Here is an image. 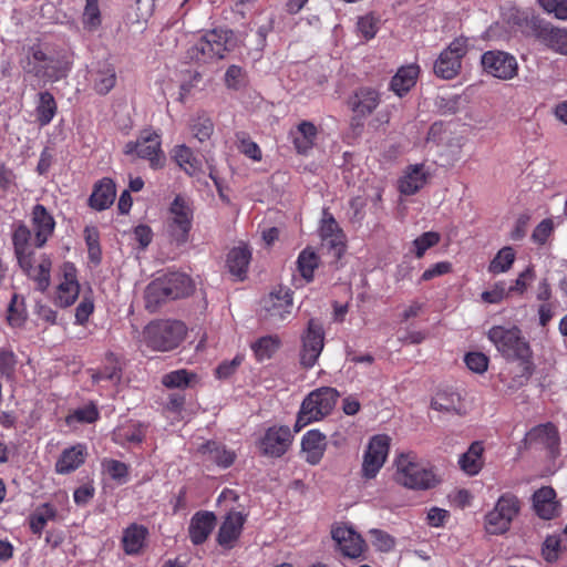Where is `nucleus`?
<instances>
[{"instance_id":"nucleus-53","label":"nucleus","mask_w":567,"mask_h":567,"mask_svg":"<svg viewBox=\"0 0 567 567\" xmlns=\"http://www.w3.org/2000/svg\"><path fill=\"white\" fill-rule=\"evenodd\" d=\"M236 140L238 143V150L251 158L255 162H259L261 159V150L257 143L250 140L248 134L244 132L236 133Z\"/></svg>"},{"instance_id":"nucleus-5","label":"nucleus","mask_w":567,"mask_h":567,"mask_svg":"<svg viewBox=\"0 0 567 567\" xmlns=\"http://www.w3.org/2000/svg\"><path fill=\"white\" fill-rule=\"evenodd\" d=\"M186 334L181 321H153L142 333L141 342L153 351H169L178 347Z\"/></svg>"},{"instance_id":"nucleus-12","label":"nucleus","mask_w":567,"mask_h":567,"mask_svg":"<svg viewBox=\"0 0 567 567\" xmlns=\"http://www.w3.org/2000/svg\"><path fill=\"white\" fill-rule=\"evenodd\" d=\"M391 439L379 434L370 439L363 454L361 475L364 480L374 478L383 467L390 450Z\"/></svg>"},{"instance_id":"nucleus-38","label":"nucleus","mask_w":567,"mask_h":567,"mask_svg":"<svg viewBox=\"0 0 567 567\" xmlns=\"http://www.w3.org/2000/svg\"><path fill=\"white\" fill-rule=\"evenodd\" d=\"M318 135L317 127L309 121H302L297 128L291 132L296 150L300 154L307 153L315 145Z\"/></svg>"},{"instance_id":"nucleus-3","label":"nucleus","mask_w":567,"mask_h":567,"mask_svg":"<svg viewBox=\"0 0 567 567\" xmlns=\"http://www.w3.org/2000/svg\"><path fill=\"white\" fill-rule=\"evenodd\" d=\"M71 65L65 54L47 52L41 45H32L24 69L45 82L54 83L68 76Z\"/></svg>"},{"instance_id":"nucleus-7","label":"nucleus","mask_w":567,"mask_h":567,"mask_svg":"<svg viewBox=\"0 0 567 567\" xmlns=\"http://www.w3.org/2000/svg\"><path fill=\"white\" fill-rule=\"evenodd\" d=\"M193 221V207L188 198L177 195L171 204L167 234L172 244L183 246L188 241Z\"/></svg>"},{"instance_id":"nucleus-49","label":"nucleus","mask_w":567,"mask_h":567,"mask_svg":"<svg viewBox=\"0 0 567 567\" xmlns=\"http://www.w3.org/2000/svg\"><path fill=\"white\" fill-rule=\"evenodd\" d=\"M515 260V251L512 247L502 248L488 266L491 274L497 275L511 269Z\"/></svg>"},{"instance_id":"nucleus-36","label":"nucleus","mask_w":567,"mask_h":567,"mask_svg":"<svg viewBox=\"0 0 567 567\" xmlns=\"http://www.w3.org/2000/svg\"><path fill=\"white\" fill-rule=\"evenodd\" d=\"M199 452L207 457L208 461L216 463L220 467H229L235 458L234 451L228 450L224 444L209 441L199 447Z\"/></svg>"},{"instance_id":"nucleus-57","label":"nucleus","mask_w":567,"mask_h":567,"mask_svg":"<svg viewBox=\"0 0 567 567\" xmlns=\"http://www.w3.org/2000/svg\"><path fill=\"white\" fill-rule=\"evenodd\" d=\"M540 8L558 20H567V0H537Z\"/></svg>"},{"instance_id":"nucleus-52","label":"nucleus","mask_w":567,"mask_h":567,"mask_svg":"<svg viewBox=\"0 0 567 567\" xmlns=\"http://www.w3.org/2000/svg\"><path fill=\"white\" fill-rule=\"evenodd\" d=\"M195 378V374L182 369L165 374L162 379L163 385L171 389H184Z\"/></svg>"},{"instance_id":"nucleus-60","label":"nucleus","mask_w":567,"mask_h":567,"mask_svg":"<svg viewBox=\"0 0 567 567\" xmlns=\"http://www.w3.org/2000/svg\"><path fill=\"white\" fill-rule=\"evenodd\" d=\"M17 365V357L11 350H0V373L8 380L13 379Z\"/></svg>"},{"instance_id":"nucleus-54","label":"nucleus","mask_w":567,"mask_h":567,"mask_svg":"<svg viewBox=\"0 0 567 567\" xmlns=\"http://www.w3.org/2000/svg\"><path fill=\"white\" fill-rule=\"evenodd\" d=\"M102 466L104 471L112 477L113 480L125 483L128 477V466L117 460L105 458L102 462Z\"/></svg>"},{"instance_id":"nucleus-11","label":"nucleus","mask_w":567,"mask_h":567,"mask_svg":"<svg viewBox=\"0 0 567 567\" xmlns=\"http://www.w3.org/2000/svg\"><path fill=\"white\" fill-rule=\"evenodd\" d=\"M391 439L379 434L370 439L363 454L361 475L364 480L374 478L383 467L390 450Z\"/></svg>"},{"instance_id":"nucleus-8","label":"nucleus","mask_w":567,"mask_h":567,"mask_svg":"<svg viewBox=\"0 0 567 567\" xmlns=\"http://www.w3.org/2000/svg\"><path fill=\"white\" fill-rule=\"evenodd\" d=\"M161 145V136L156 132L144 130L136 141L125 144L124 154L136 155L138 158L148 161L151 168L159 169L164 167L166 162Z\"/></svg>"},{"instance_id":"nucleus-45","label":"nucleus","mask_w":567,"mask_h":567,"mask_svg":"<svg viewBox=\"0 0 567 567\" xmlns=\"http://www.w3.org/2000/svg\"><path fill=\"white\" fill-rule=\"evenodd\" d=\"M189 130L193 136L203 143L210 138L214 133V123L205 113L197 114L189 122Z\"/></svg>"},{"instance_id":"nucleus-29","label":"nucleus","mask_w":567,"mask_h":567,"mask_svg":"<svg viewBox=\"0 0 567 567\" xmlns=\"http://www.w3.org/2000/svg\"><path fill=\"white\" fill-rule=\"evenodd\" d=\"M90 82L97 94H107L116 83L114 66L106 62L99 64L96 69L90 71Z\"/></svg>"},{"instance_id":"nucleus-62","label":"nucleus","mask_w":567,"mask_h":567,"mask_svg":"<svg viewBox=\"0 0 567 567\" xmlns=\"http://www.w3.org/2000/svg\"><path fill=\"white\" fill-rule=\"evenodd\" d=\"M511 292L504 281L496 282L491 290L484 291L481 297L487 303H498Z\"/></svg>"},{"instance_id":"nucleus-18","label":"nucleus","mask_w":567,"mask_h":567,"mask_svg":"<svg viewBox=\"0 0 567 567\" xmlns=\"http://www.w3.org/2000/svg\"><path fill=\"white\" fill-rule=\"evenodd\" d=\"M340 551L349 558H360L363 556L367 545L362 537L350 527L337 526L331 532Z\"/></svg>"},{"instance_id":"nucleus-39","label":"nucleus","mask_w":567,"mask_h":567,"mask_svg":"<svg viewBox=\"0 0 567 567\" xmlns=\"http://www.w3.org/2000/svg\"><path fill=\"white\" fill-rule=\"evenodd\" d=\"M115 184L110 178H103L95 185L90 196V205L99 210L110 207L115 199Z\"/></svg>"},{"instance_id":"nucleus-58","label":"nucleus","mask_w":567,"mask_h":567,"mask_svg":"<svg viewBox=\"0 0 567 567\" xmlns=\"http://www.w3.org/2000/svg\"><path fill=\"white\" fill-rule=\"evenodd\" d=\"M372 545L380 551H390L394 547V538L381 529H371L369 532Z\"/></svg>"},{"instance_id":"nucleus-26","label":"nucleus","mask_w":567,"mask_h":567,"mask_svg":"<svg viewBox=\"0 0 567 567\" xmlns=\"http://www.w3.org/2000/svg\"><path fill=\"white\" fill-rule=\"evenodd\" d=\"M533 507L543 519H551L558 514L556 492L550 486H543L533 495Z\"/></svg>"},{"instance_id":"nucleus-13","label":"nucleus","mask_w":567,"mask_h":567,"mask_svg":"<svg viewBox=\"0 0 567 567\" xmlns=\"http://www.w3.org/2000/svg\"><path fill=\"white\" fill-rule=\"evenodd\" d=\"M466 52V40L455 39L436 59L434 73L445 80L455 78L461 70V61Z\"/></svg>"},{"instance_id":"nucleus-25","label":"nucleus","mask_w":567,"mask_h":567,"mask_svg":"<svg viewBox=\"0 0 567 567\" xmlns=\"http://www.w3.org/2000/svg\"><path fill=\"white\" fill-rule=\"evenodd\" d=\"M349 104L358 116L365 117L380 104V94L372 87H360L354 92Z\"/></svg>"},{"instance_id":"nucleus-63","label":"nucleus","mask_w":567,"mask_h":567,"mask_svg":"<svg viewBox=\"0 0 567 567\" xmlns=\"http://www.w3.org/2000/svg\"><path fill=\"white\" fill-rule=\"evenodd\" d=\"M535 272L533 268L528 267L519 274L515 282L508 287V291L512 293L523 295L528 286L534 281Z\"/></svg>"},{"instance_id":"nucleus-2","label":"nucleus","mask_w":567,"mask_h":567,"mask_svg":"<svg viewBox=\"0 0 567 567\" xmlns=\"http://www.w3.org/2000/svg\"><path fill=\"white\" fill-rule=\"evenodd\" d=\"M192 291V280L183 272H168L151 281L145 289V305L155 311L163 302L186 297Z\"/></svg>"},{"instance_id":"nucleus-34","label":"nucleus","mask_w":567,"mask_h":567,"mask_svg":"<svg viewBox=\"0 0 567 567\" xmlns=\"http://www.w3.org/2000/svg\"><path fill=\"white\" fill-rule=\"evenodd\" d=\"M484 446L482 442H473L468 450L458 458L461 470L470 476L480 473L484 464Z\"/></svg>"},{"instance_id":"nucleus-30","label":"nucleus","mask_w":567,"mask_h":567,"mask_svg":"<svg viewBox=\"0 0 567 567\" xmlns=\"http://www.w3.org/2000/svg\"><path fill=\"white\" fill-rule=\"evenodd\" d=\"M326 436L317 430L308 431L301 441L306 461L312 465L318 464L326 451Z\"/></svg>"},{"instance_id":"nucleus-55","label":"nucleus","mask_w":567,"mask_h":567,"mask_svg":"<svg viewBox=\"0 0 567 567\" xmlns=\"http://www.w3.org/2000/svg\"><path fill=\"white\" fill-rule=\"evenodd\" d=\"M380 20L372 13L360 17L357 22L358 32L365 39L371 40L379 30Z\"/></svg>"},{"instance_id":"nucleus-40","label":"nucleus","mask_w":567,"mask_h":567,"mask_svg":"<svg viewBox=\"0 0 567 567\" xmlns=\"http://www.w3.org/2000/svg\"><path fill=\"white\" fill-rule=\"evenodd\" d=\"M148 530L146 527L137 524L130 525L123 534V548L128 555H135L141 551L145 545Z\"/></svg>"},{"instance_id":"nucleus-17","label":"nucleus","mask_w":567,"mask_h":567,"mask_svg":"<svg viewBox=\"0 0 567 567\" xmlns=\"http://www.w3.org/2000/svg\"><path fill=\"white\" fill-rule=\"evenodd\" d=\"M19 266L25 275L37 284L41 291L50 286V272L52 261L47 255L35 256L34 254L25 257V260H19Z\"/></svg>"},{"instance_id":"nucleus-32","label":"nucleus","mask_w":567,"mask_h":567,"mask_svg":"<svg viewBox=\"0 0 567 567\" xmlns=\"http://www.w3.org/2000/svg\"><path fill=\"white\" fill-rule=\"evenodd\" d=\"M86 449L82 444H76L65 449L55 463V471L59 474H69L79 468L85 461Z\"/></svg>"},{"instance_id":"nucleus-14","label":"nucleus","mask_w":567,"mask_h":567,"mask_svg":"<svg viewBox=\"0 0 567 567\" xmlns=\"http://www.w3.org/2000/svg\"><path fill=\"white\" fill-rule=\"evenodd\" d=\"M524 442L528 447L547 451L551 457H556L559 454V433L557 427L550 422L530 429L526 433Z\"/></svg>"},{"instance_id":"nucleus-22","label":"nucleus","mask_w":567,"mask_h":567,"mask_svg":"<svg viewBox=\"0 0 567 567\" xmlns=\"http://www.w3.org/2000/svg\"><path fill=\"white\" fill-rule=\"evenodd\" d=\"M262 307L268 317L274 320H284L291 313L292 297L288 288L280 287L262 300Z\"/></svg>"},{"instance_id":"nucleus-20","label":"nucleus","mask_w":567,"mask_h":567,"mask_svg":"<svg viewBox=\"0 0 567 567\" xmlns=\"http://www.w3.org/2000/svg\"><path fill=\"white\" fill-rule=\"evenodd\" d=\"M146 436V426L135 420H126L120 423L113 431L112 440L123 447L140 445Z\"/></svg>"},{"instance_id":"nucleus-56","label":"nucleus","mask_w":567,"mask_h":567,"mask_svg":"<svg viewBox=\"0 0 567 567\" xmlns=\"http://www.w3.org/2000/svg\"><path fill=\"white\" fill-rule=\"evenodd\" d=\"M83 24L90 30H94L101 24L99 0H86L83 12Z\"/></svg>"},{"instance_id":"nucleus-44","label":"nucleus","mask_w":567,"mask_h":567,"mask_svg":"<svg viewBox=\"0 0 567 567\" xmlns=\"http://www.w3.org/2000/svg\"><path fill=\"white\" fill-rule=\"evenodd\" d=\"M318 266L319 257L311 248H306L299 254L297 259V268L301 277L307 282H310L313 279V272Z\"/></svg>"},{"instance_id":"nucleus-1","label":"nucleus","mask_w":567,"mask_h":567,"mask_svg":"<svg viewBox=\"0 0 567 567\" xmlns=\"http://www.w3.org/2000/svg\"><path fill=\"white\" fill-rule=\"evenodd\" d=\"M395 481L411 489L425 491L439 484L432 466L414 452L401 453L395 458Z\"/></svg>"},{"instance_id":"nucleus-47","label":"nucleus","mask_w":567,"mask_h":567,"mask_svg":"<svg viewBox=\"0 0 567 567\" xmlns=\"http://www.w3.org/2000/svg\"><path fill=\"white\" fill-rule=\"evenodd\" d=\"M55 508L45 503L38 507L30 516V528L32 533L40 535L49 520L55 518Z\"/></svg>"},{"instance_id":"nucleus-48","label":"nucleus","mask_w":567,"mask_h":567,"mask_svg":"<svg viewBox=\"0 0 567 567\" xmlns=\"http://www.w3.org/2000/svg\"><path fill=\"white\" fill-rule=\"evenodd\" d=\"M431 406L441 412H458L461 396L457 393L439 392L432 399Z\"/></svg>"},{"instance_id":"nucleus-21","label":"nucleus","mask_w":567,"mask_h":567,"mask_svg":"<svg viewBox=\"0 0 567 567\" xmlns=\"http://www.w3.org/2000/svg\"><path fill=\"white\" fill-rule=\"evenodd\" d=\"M31 221L34 231V246L41 248L54 231V218L43 205L37 204L32 208Z\"/></svg>"},{"instance_id":"nucleus-37","label":"nucleus","mask_w":567,"mask_h":567,"mask_svg":"<svg viewBox=\"0 0 567 567\" xmlns=\"http://www.w3.org/2000/svg\"><path fill=\"white\" fill-rule=\"evenodd\" d=\"M420 69L416 64L402 66L391 80V90L399 96H403L416 83Z\"/></svg>"},{"instance_id":"nucleus-10","label":"nucleus","mask_w":567,"mask_h":567,"mask_svg":"<svg viewBox=\"0 0 567 567\" xmlns=\"http://www.w3.org/2000/svg\"><path fill=\"white\" fill-rule=\"evenodd\" d=\"M481 65L487 75L503 81L513 80L519 70L517 59L501 50L484 52L481 56Z\"/></svg>"},{"instance_id":"nucleus-24","label":"nucleus","mask_w":567,"mask_h":567,"mask_svg":"<svg viewBox=\"0 0 567 567\" xmlns=\"http://www.w3.org/2000/svg\"><path fill=\"white\" fill-rule=\"evenodd\" d=\"M246 517L240 512H229L218 532V544L231 548L241 534Z\"/></svg>"},{"instance_id":"nucleus-43","label":"nucleus","mask_w":567,"mask_h":567,"mask_svg":"<svg viewBox=\"0 0 567 567\" xmlns=\"http://www.w3.org/2000/svg\"><path fill=\"white\" fill-rule=\"evenodd\" d=\"M250 258L251 252L247 246L240 245L234 247L227 257V264L230 272L239 279H243L247 271Z\"/></svg>"},{"instance_id":"nucleus-42","label":"nucleus","mask_w":567,"mask_h":567,"mask_svg":"<svg viewBox=\"0 0 567 567\" xmlns=\"http://www.w3.org/2000/svg\"><path fill=\"white\" fill-rule=\"evenodd\" d=\"M231 32L228 30L214 29L205 32L202 37L217 60L224 59L229 51L228 41Z\"/></svg>"},{"instance_id":"nucleus-27","label":"nucleus","mask_w":567,"mask_h":567,"mask_svg":"<svg viewBox=\"0 0 567 567\" xmlns=\"http://www.w3.org/2000/svg\"><path fill=\"white\" fill-rule=\"evenodd\" d=\"M426 181L427 173L424 171V165H410L400 177L398 187L401 194L409 196L417 193Z\"/></svg>"},{"instance_id":"nucleus-9","label":"nucleus","mask_w":567,"mask_h":567,"mask_svg":"<svg viewBox=\"0 0 567 567\" xmlns=\"http://www.w3.org/2000/svg\"><path fill=\"white\" fill-rule=\"evenodd\" d=\"M520 509L519 499L511 494H503L494 508L485 516L486 529L489 534H503L508 530L511 523Z\"/></svg>"},{"instance_id":"nucleus-50","label":"nucleus","mask_w":567,"mask_h":567,"mask_svg":"<svg viewBox=\"0 0 567 567\" xmlns=\"http://www.w3.org/2000/svg\"><path fill=\"white\" fill-rule=\"evenodd\" d=\"M187 58L197 63L217 61L202 35L187 49Z\"/></svg>"},{"instance_id":"nucleus-4","label":"nucleus","mask_w":567,"mask_h":567,"mask_svg":"<svg viewBox=\"0 0 567 567\" xmlns=\"http://www.w3.org/2000/svg\"><path fill=\"white\" fill-rule=\"evenodd\" d=\"M339 393L336 389L323 386L310 392L302 401L296 421V431H300L312 422L322 420L333 410Z\"/></svg>"},{"instance_id":"nucleus-16","label":"nucleus","mask_w":567,"mask_h":567,"mask_svg":"<svg viewBox=\"0 0 567 567\" xmlns=\"http://www.w3.org/2000/svg\"><path fill=\"white\" fill-rule=\"evenodd\" d=\"M80 293L76 268L71 262L61 266V278L54 295V303L61 308L72 306Z\"/></svg>"},{"instance_id":"nucleus-64","label":"nucleus","mask_w":567,"mask_h":567,"mask_svg":"<svg viewBox=\"0 0 567 567\" xmlns=\"http://www.w3.org/2000/svg\"><path fill=\"white\" fill-rule=\"evenodd\" d=\"M465 363L470 370L483 373L488 365V358L481 352H470L465 355Z\"/></svg>"},{"instance_id":"nucleus-19","label":"nucleus","mask_w":567,"mask_h":567,"mask_svg":"<svg viewBox=\"0 0 567 567\" xmlns=\"http://www.w3.org/2000/svg\"><path fill=\"white\" fill-rule=\"evenodd\" d=\"M292 442V433L288 426L269 427L260 441L264 454L279 457L287 452Z\"/></svg>"},{"instance_id":"nucleus-33","label":"nucleus","mask_w":567,"mask_h":567,"mask_svg":"<svg viewBox=\"0 0 567 567\" xmlns=\"http://www.w3.org/2000/svg\"><path fill=\"white\" fill-rule=\"evenodd\" d=\"M320 236L322 238V246L332 248L334 256L339 258L343 250L342 234L332 216L329 215L322 219Z\"/></svg>"},{"instance_id":"nucleus-51","label":"nucleus","mask_w":567,"mask_h":567,"mask_svg":"<svg viewBox=\"0 0 567 567\" xmlns=\"http://www.w3.org/2000/svg\"><path fill=\"white\" fill-rule=\"evenodd\" d=\"M27 319L23 299L14 293L8 307L7 320L11 327H21Z\"/></svg>"},{"instance_id":"nucleus-31","label":"nucleus","mask_w":567,"mask_h":567,"mask_svg":"<svg viewBox=\"0 0 567 567\" xmlns=\"http://www.w3.org/2000/svg\"><path fill=\"white\" fill-rule=\"evenodd\" d=\"M216 517L213 513H197L189 524V537L193 544H203L215 527Z\"/></svg>"},{"instance_id":"nucleus-46","label":"nucleus","mask_w":567,"mask_h":567,"mask_svg":"<svg viewBox=\"0 0 567 567\" xmlns=\"http://www.w3.org/2000/svg\"><path fill=\"white\" fill-rule=\"evenodd\" d=\"M279 347L280 339L277 336L261 337L251 344V349L258 361L270 359Z\"/></svg>"},{"instance_id":"nucleus-15","label":"nucleus","mask_w":567,"mask_h":567,"mask_svg":"<svg viewBox=\"0 0 567 567\" xmlns=\"http://www.w3.org/2000/svg\"><path fill=\"white\" fill-rule=\"evenodd\" d=\"M324 333L322 324L311 319L308 322L307 331L302 338V349L300 352V362L305 368H312L322 349H323Z\"/></svg>"},{"instance_id":"nucleus-61","label":"nucleus","mask_w":567,"mask_h":567,"mask_svg":"<svg viewBox=\"0 0 567 567\" xmlns=\"http://www.w3.org/2000/svg\"><path fill=\"white\" fill-rule=\"evenodd\" d=\"M94 311V301L91 295H83L81 302L75 309V323L83 326Z\"/></svg>"},{"instance_id":"nucleus-41","label":"nucleus","mask_w":567,"mask_h":567,"mask_svg":"<svg viewBox=\"0 0 567 567\" xmlns=\"http://www.w3.org/2000/svg\"><path fill=\"white\" fill-rule=\"evenodd\" d=\"M12 241L14 246V254L19 260H25V257L34 254L31 237V230L22 223L16 225Z\"/></svg>"},{"instance_id":"nucleus-28","label":"nucleus","mask_w":567,"mask_h":567,"mask_svg":"<svg viewBox=\"0 0 567 567\" xmlns=\"http://www.w3.org/2000/svg\"><path fill=\"white\" fill-rule=\"evenodd\" d=\"M58 113V103L51 92L43 90L37 93L34 100V116L39 126L49 125Z\"/></svg>"},{"instance_id":"nucleus-35","label":"nucleus","mask_w":567,"mask_h":567,"mask_svg":"<svg viewBox=\"0 0 567 567\" xmlns=\"http://www.w3.org/2000/svg\"><path fill=\"white\" fill-rule=\"evenodd\" d=\"M172 157L181 169L189 176H195L202 171L200 159L185 144L176 145L172 151Z\"/></svg>"},{"instance_id":"nucleus-59","label":"nucleus","mask_w":567,"mask_h":567,"mask_svg":"<svg viewBox=\"0 0 567 567\" xmlns=\"http://www.w3.org/2000/svg\"><path fill=\"white\" fill-rule=\"evenodd\" d=\"M440 241V235L435 231H427L414 239L415 255L421 258L424 252Z\"/></svg>"},{"instance_id":"nucleus-6","label":"nucleus","mask_w":567,"mask_h":567,"mask_svg":"<svg viewBox=\"0 0 567 567\" xmlns=\"http://www.w3.org/2000/svg\"><path fill=\"white\" fill-rule=\"evenodd\" d=\"M488 339L507 360L526 362L532 357L529 343L522 336V331L517 327L505 328L495 326L489 329Z\"/></svg>"},{"instance_id":"nucleus-23","label":"nucleus","mask_w":567,"mask_h":567,"mask_svg":"<svg viewBox=\"0 0 567 567\" xmlns=\"http://www.w3.org/2000/svg\"><path fill=\"white\" fill-rule=\"evenodd\" d=\"M536 38L549 50L567 55V28L546 23L536 29Z\"/></svg>"}]
</instances>
